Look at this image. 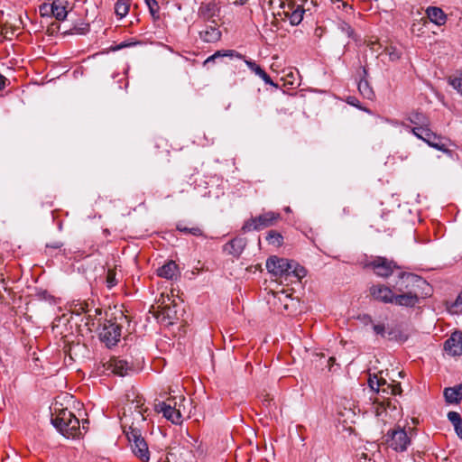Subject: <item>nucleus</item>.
Wrapping results in <instances>:
<instances>
[{
	"instance_id": "obj_38",
	"label": "nucleus",
	"mask_w": 462,
	"mask_h": 462,
	"mask_svg": "<svg viewBox=\"0 0 462 462\" xmlns=\"http://www.w3.org/2000/svg\"><path fill=\"white\" fill-rule=\"evenodd\" d=\"M106 282L107 288L111 289L117 284V281L116 279V272L113 269H108Z\"/></svg>"
},
{
	"instance_id": "obj_21",
	"label": "nucleus",
	"mask_w": 462,
	"mask_h": 462,
	"mask_svg": "<svg viewBox=\"0 0 462 462\" xmlns=\"http://www.w3.org/2000/svg\"><path fill=\"white\" fill-rule=\"evenodd\" d=\"M246 241L245 238L236 237L223 246V251L233 257L238 258L243 253Z\"/></svg>"
},
{
	"instance_id": "obj_9",
	"label": "nucleus",
	"mask_w": 462,
	"mask_h": 462,
	"mask_svg": "<svg viewBox=\"0 0 462 462\" xmlns=\"http://www.w3.org/2000/svg\"><path fill=\"white\" fill-rule=\"evenodd\" d=\"M121 331L122 328L119 324L112 320H106L99 333V338L106 346L111 347L120 340Z\"/></svg>"
},
{
	"instance_id": "obj_39",
	"label": "nucleus",
	"mask_w": 462,
	"mask_h": 462,
	"mask_svg": "<svg viewBox=\"0 0 462 462\" xmlns=\"http://www.w3.org/2000/svg\"><path fill=\"white\" fill-rule=\"evenodd\" d=\"M449 84L462 95V74L458 77H450Z\"/></svg>"
},
{
	"instance_id": "obj_10",
	"label": "nucleus",
	"mask_w": 462,
	"mask_h": 462,
	"mask_svg": "<svg viewBox=\"0 0 462 462\" xmlns=\"http://www.w3.org/2000/svg\"><path fill=\"white\" fill-rule=\"evenodd\" d=\"M366 267L371 268L374 273L381 277H389L399 266L393 260L383 256H376L366 263Z\"/></svg>"
},
{
	"instance_id": "obj_40",
	"label": "nucleus",
	"mask_w": 462,
	"mask_h": 462,
	"mask_svg": "<svg viewBox=\"0 0 462 462\" xmlns=\"http://www.w3.org/2000/svg\"><path fill=\"white\" fill-rule=\"evenodd\" d=\"M339 29L343 33H345L348 38H354L355 32L354 29L346 22H342L339 24Z\"/></svg>"
},
{
	"instance_id": "obj_47",
	"label": "nucleus",
	"mask_w": 462,
	"mask_h": 462,
	"mask_svg": "<svg viewBox=\"0 0 462 462\" xmlns=\"http://www.w3.org/2000/svg\"><path fill=\"white\" fill-rule=\"evenodd\" d=\"M61 246H62V244L60 242H53L50 245H47L48 248H54V249H59Z\"/></svg>"
},
{
	"instance_id": "obj_30",
	"label": "nucleus",
	"mask_w": 462,
	"mask_h": 462,
	"mask_svg": "<svg viewBox=\"0 0 462 462\" xmlns=\"http://www.w3.org/2000/svg\"><path fill=\"white\" fill-rule=\"evenodd\" d=\"M266 240L270 245L280 246L283 243V236L281 235V233L275 230H271L267 234Z\"/></svg>"
},
{
	"instance_id": "obj_36",
	"label": "nucleus",
	"mask_w": 462,
	"mask_h": 462,
	"mask_svg": "<svg viewBox=\"0 0 462 462\" xmlns=\"http://www.w3.org/2000/svg\"><path fill=\"white\" fill-rule=\"evenodd\" d=\"M452 314L462 313V291L457 295L455 302L448 308Z\"/></svg>"
},
{
	"instance_id": "obj_13",
	"label": "nucleus",
	"mask_w": 462,
	"mask_h": 462,
	"mask_svg": "<svg viewBox=\"0 0 462 462\" xmlns=\"http://www.w3.org/2000/svg\"><path fill=\"white\" fill-rule=\"evenodd\" d=\"M103 372H110L116 375L125 376L133 367L127 361L117 356H112L108 360L103 362Z\"/></svg>"
},
{
	"instance_id": "obj_28",
	"label": "nucleus",
	"mask_w": 462,
	"mask_h": 462,
	"mask_svg": "<svg viewBox=\"0 0 462 462\" xmlns=\"http://www.w3.org/2000/svg\"><path fill=\"white\" fill-rule=\"evenodd\" d=\"M448 418L454 426L457 436L462 439V419L460 414L457 411H449L448 413Z\"/></svg>"
},
{
	"instance_id": "obj_11",
	"label": "nucleus",
	"mask_w": 462,
	"mask_h": 462,
	"mask_svg": "<svg viewBox=\"0 0 462 462\" xmlns=\"http://www.w3.org/2000/svg\"><path fill=\"white\" fill-rule=\"evenodd\" d=\"M222 57H229V58H236L239 60H244L245 64L248 66V68L254 71L256 75L260 76L261 73L263 72V69L256 64L253 60H245V57L242 55L241 53L237 52L235 50H228V51H217L213 55L209 56L204 61V65H208L210 62H214L216 59L222 58Z\"/></svg>"
},
{
	"instance_id": "obj_5",
	"label": "nucleus",
	"mask_w": 462,
	"mask_h": 462,
	"mask_svg": "<svg viewBox=\"0 0 462 462\" xmlns=\"http://www.w3.org/2000/svg\"><path fill=\"white\" fill-rule=\"evenodd\" d=\"M125 433L130 442L133 453L140 458V460L143 462L148 461L150 459V451L145 439L142 436L141 430L130 426L128 430H125Z\"/></svg>"
},
{
	"instance_id": "obj_26",
	"label": "nucleus",
	"mask_w": 462,
	"mask_h": 462,
	"mask_svg": "<svg viewBox=\"0 0 462 462\" xmlns=\"http://www.w3.org/2000/svg\"><path fill=\"white\" fill-rule=\"evenodd\" d=\"M51 14L59 21H63L67 17V8L60 0H55L52 3Z\"/></svg>"
},
{
	"instance_id": "obj_37",
	"label": "nucleus",
	"mask_w": 462,
	"mask_h": 462,
	"mask_svg": "<svg viewBox=\"0 0 462 462\" xmlns=\"http://www.w3.org/2000/svg\"><path fill=\"white\" fill-rule=\"evenodd\" d=\"M383 380L384 378L378 376L377 374L370 375L368 379V384L372 390L376 392V388L380 387L381 382Z\"/></svg>"
},
{
	"instance_id": "obj_48",
	"label": "nucleus",
	"mask_w": 462,
	"mask_h": 462,
	"mask_svg": "<svg viewBox=\"0 0 462 462\" xmlns=\"http://www.w3.org/2000/svg\"><path fill=\"white\" fill-rule=\"evenodd\" d=\"M88 423H89V422H88V420H82V424H81V426H80V430H83L87 431L88 427Z\"/></svg>"
},
{
	"instance_id": "obj_6",
	"label": "nucleus",
	"mask_w": 462,
	"mask_h": 462,
	"mask_svg": "<svg viewBox=\"0 0 462 462\" xmlns=\"http://www.w3.org/2000/svg\"><path fill=\"white\" fill-rule=\"evenodd\" d=\"M281 218L282 216L278 212H263V214L254 217H251L245 221L242 226V230L245 233L253 230H262L266 227L274 226Z\"/></svg>"
},
{
	"instance_id": "obj_43",
	"label": "nucleus",
	"mask_w": 462,
	"mask_h": 462,
	"mask_svg": "<svg viewBox=\"0 0 462 462\" xmlns=\"http://www.w3.org/2000/svg\"><path fill=\"white\" fill-rule=\"evenodd\" d=\"M373 329L375 334L380 335L381 337H384L385 327L383 324L374 325Z\"/></svg>"
},
{
	"instance_id": "obj_46",
	"label": "nucleus",
	"mask_w": 462,
	"mask_h": 462,
	"mask_svg": "<svg viewBox=\"0 0 462 462\" xmlns=\"http://www.w3.org/2000/svg\"><path fill=\"white\" fill-rule=\"evenodd\" d=\"M74 30L79 34H85L89 30V25L85 24L83 27H74Z\"/></svg>"
},
{
	"instance_id": "obj_35",
	"label": "nucleus",
	"mask_w": 462,
	"mask_h": 462,
	"mask_svg": "<svg viewBox=\"0 0 462 462\" xmlns=\"http://www.w3.org/2000/svg\"><path fill=\"white\" fill-rule=\"evenodd\" d=\"M338 414H339V416H341L343 418V420L345 422L346 420H348L351 422H353L354 421L353 419L356 416L355 408H352V407L346 408V407H345L344 410H339L338 411Z\"/></svg>"
},
{
	"instance_id": "obj_45",
	"label": "nucleus",
	"mask_w": 462,
	"mask_h": 462,
	"mask_svg": "<svg viewBox=\"0 0 462 462\" xmlns=\"http://www.w3.org/2000/svg\"><path fill=\"white\" fill-rule=\"evenodd\" d=\"M367 46L374 51H377L381 47V44L377 41H369L367 42Z\"/></svg>"
},
{
	"instance_id": "obj_18",
	"label": "nucleus",
	"mask_w": 462,
	"mask_h": 462,
	"mask_svg": "<svg viewBox=\"0 0 462 462\" xmlns=\"http://www.w3.org/2000/svg\"><path fill=\"white\" fill-rule=\"evenodd\" d=\"M445 352L451 356H462V332L455 331L444 343Z\"/></svg>"
},
{
	"instance_id": "obj_3",
	"label": "nucleus",
	"mask_w": 462,
	"mask_h": 462,
	"mask_svg": "<svg viewBox=\"0 0 462 462\" xmlns=\"http://www.w3.org/2000/svg\"><path fill=\"white\" fill-rule=\"evenodd\" d=\"M315 12L316 5L313 0H284L280 5L278 15L295 26L305 18L311 17Z\"/></svg>"
},
{
	"instance_id": "obj_25",
	"label": "nucleus",
	"mask_w": 462,
	"mask_h": 462,
	"mask_svg": "<svg viewBox=\"0 0 462 462\" xmlns=\"http://www.w3.org/2000/svg\"><path fill=\"white\" fill-rule=\"evenodd\" d=\"M274 306H282L284 310H288L289 306L293 305V300L285 291H281L273 293Z\"/></svg>"
},
{
	"instance_id": "obj_52",
	"label": "nucleus",
	"mask_w": 462,
	"mask_h": 462,
	"mask_svg": "<svg viewBox=\"0 0 462 462\" xmlns=\"http://www.w3.org/2000/svg\"><path fill=\"white\" fill-rule=\"evenodd\" d=\"M334 362H335V358L334 357H330L328 359L329 365H331Z\"/></svg>"
},
{
	"instance_id": "obj_1",
	"label": "nucleus",
	"mask_w": 462,
	"mask_h": 462,
	"mask_svg": "<svg viewBox=\"0 0 462 462\" xmlns=\"http://www.w3.org/2000/svg\"><path fill=\"white\" fill-rule=\"evenodd\" d=\"M398 292L395 294L393 304L414 308L420 297L430 294V284L426 280L413 273H401L399 281L393 286Z\"/></svg>"
},
{
	"instance_id": "obj_16",
	"label": "nucleus",
	"mask_w": 462,
	"mask_h": 462,
	"mask_svg": "<svg viewBox=\"0 0 462 462\" xmlns=\"http://www.w3.org/2000/svg\"><path fill=\"white\" fill-rule=\"evenodd\" d=\"M161 297H162V301L160 305V315L162 317V320H167V323L171 325L179 319L177 304L168 295L162 294Z\"/></svg>"
},
{
	"instance_id": "obj_14",
	"label": "nucleus",
	"mask_w": 462,
	"mask_h": 462,
	"mask_svg": "<svg viewBox=\"0 0 462 462\" xmlns=\"http://www.w3.org/2000/svg\"><path fill=\"white\" fill-rule=\"evenodd\" d=\"M220 22L204 23L199 31V39L208 43H214L221 39Z\"/></svg>"
},
{
	"instance_id": "obj_23",
	"label": "nucleus",
	"mask_w": 462,
	"mask_h": 462,
	"mask_svg": "<svg viewBox=\"0 0 462 462\" xmlns=\"http://www.w3.org/2000/svg\"><path fill=\"white\" fill-rule=\"evenodd\" d=\"M156 273L160 277L172 280L179 275V268L174 261H168L162 267L158 268Z\"/></svg>"
},
{
	"instance_id": "obj_17",
	"label": "nucleus",
	"mask_w": 462,
	"mask_h": 462,
	"mask_svg": "<svg viewBox=\"0 0 462 462\" xmlns=\"http://www.w3.org/2000/svg\"><path fill=\"white\" fill-rule=\"evenodd\" d=\"M408 120L414 125L411 127V132L417 137V134H420L424 128L430 126V121L426 115L419 111H412L408 116Z\"/></svg>"
},
{
	"instance_id": "obj_34",
	"label": "nucleus",
	"mask_w": 462,
	"mask_h": 462,
	"mask_svg": "<svg viewBox=\"0 0 462 462\" xmlns=\"http://www.w3.org/2000/svg\"><path fill=\"white\" fill-rule=\"evenodd\" d=\"M384 52L389 56V60L391 61H396L402 56V52L399 50H397V48L394 46L385 47Z\"/></svg>"
},
{
	"instance_id": "obj_33",
	"label": "nucleus",
	"mask_w": 462,
	"mask_h": 462,
	"mask_svg": "<svg viewBox=\"0 0 462 462\" xmlns=\"http://www.w3.org/2000/svg\"><path fill=\"white\" fill-rule=\"evenodd\" d=\"M91 311L92 307L86 301L79 302L74 307V312L77 314L87 313L89 317H92Z\"/></svg>"
},
{
	"instance_id": "obj_12",
	"label": "nucleus",
	"mask_w": 462,
	"mask_h": 462,
	"mask_svg": "<svg viewBox=\"0 0 462 462\" xmlns=\"http://www.w3.org/2000/svg\"><path fill=\"white\" fill-rule=\"evenodd\" d=\"M387 443L389 447H391L395 451L402 452L406 450L408 445L411 442L407 432L400 427L390 430L387 434Z\"/></svg>"
},
{
	"instance_id": "obj_4",
	"label": "nucleus",
	"mask_w": 462,
	"mask_h": 462,
	"mask_svg": "<svg viewBox=\"0 0 462 462\" xmlns=\"http://www.w3.org/2000/svg\"><path fill=\"white\" fill-rule=\"evenodd\" d=\"M51 422L68 439H75L82 434L79 419L68 409H61L52 415Z\"/></svg>"
},
{
	"instance_id": "obj_44",
	"label": "nucleus",
	"mask_w": 462,
	"mask_h": 462,
	"mask_svg": "<svg viewBox=\"0 0 462 462\" xmlns=\"http://www.w3.org/2000/svg\"><path fill=\"white\" fill-rule=\"evenodd\" d=\"M143 401L142 399H137L136 403L134 405V411L138 412L139 415L143 416Z\"/></svg>"
},
{
	"instance_id": "obj_50",
	"label": "nucleus",
	"mask_w": 462,
	"mask_h": 462,
	"mask_svg": "<svg viewBox=\"0 0 462 462\" xmlns=\"http://www.w3.org/2000/svg\"><path fill=\"white\" fill-rule=\"evenodd\" d=\"M246 0H234V3L236 5H244Z\"/></svg>"
},
{
	"instance_id": "obj_53",
	"label": "nucleus",
	"mask_w": 462,
	"mask_h": 462,
	"mask_svg": "<svg viewBox=\"0 0 462 462\" xmlns=\"http://www.w3.org/2000/svg\"><path fill=\"white\" fill-rule=\"evenodd\" d=\"M4 278H3V274L0 275V283H3L4 282Z\"/></svg>"
},
{
	"instance_id": "obj_32",
	"label": "nucleus",
	"mask_w": 462,
	"mask_h": 462,
	"mask_svg": "<svg viewBox=\"0 0 462 462\" xmlns=\"http://www.w3.org/2000/svg\"><path fill=\"white\" fill-rule=\"evenodd\" d=\"M358 90L365 97L368 99H372L374 97V91L366 80H360L358 83Z\"/></svg>"
},
{
	"instance_id": "obj_55",
	"label": "nucleus",
	"mask_w": 462,
	"mask_h": 462,
	"mask_svg": "<svg viewBox=\"0 0 462 462\" xmlns=\"http://www.w3.org/2000/svg\"><path fill=\"white\" fill-rule=\"evenodd\" d=\"M180 401H185V398L182 396H180Z\"/></svg>"
},
{
	"instance_id": "obj_19",
	"label": "nucleus",
	"mask_w": 462,
	"mask_h": 462,
	"mask_svg": "<svg viewBox=\"0 0 462 462\" xmlns=\"http://www.w3.org/2000/svg\"><path fill=\"white\" fill-rule=\"evenodd\" d=\"M199 18L204 23L220 22L218 10L215 4H202L199 8Z\"/></svg>"
},
{
	"instance_id": "obj_22",
	"label": "nucleus",
	"mask_w": 462,
	"mask_h": 462,
	"mask_svg": "<svg viewBox=\"0 0 462 462\" xmlns=\"http://www.w3.org/2000/svg\"><path fill=\"white\" fill-rule=\"evenodd\" d=\"M445 401L448 403L457 404L462 400V383L453 387H447L443 392Z\"/></svg>"
},
{
	"instance_id": "obj_41",
	"label": "nucleus",
	"mask_w": 462,
	"mask_h": 462,
	"mask_svg": "<svg viewBox=\"0 0 462 462\" xmlns=\"http://www.w3.org/2000/svg\"><path fill=\"white\" fill-rule=\"evenodd\" d=\"M259 77L264 81L265 84L273 86L276 88H279L278 84L274 83L272 80L271 77L264 70L263 73H261V75Z\"/></svg>"
},
{
	"instance_id": "obj_31",
	"label": "nucleus",
	"mask_w": 462,
	"mask_h": 462,
	"mask_svg": "<svg viewBox=\"0 0 462 462\" xmlns=\"http://www.w3.org/2000/svg\"><path fill=\"white\" fill-rule=\"evenodd\" d=\"M144 3L152 18L158 20L160 18V6L157 0H144Z\"/></svg>"
},
{
	"instance_id": "obj_8",
	"label": "nucleus",
	"mask_w": 462,
	"mask_h": 462,
	"mask_svg": "<svg viewBox=\"0 0 462 462\" xmlns=\"http://www.w3.org/2000/svg\"><path fill=\"white\" fill-rule=\"evenodd\" d=\"M158 412H162L163 417L174 424H180L182 421V415L180 405L176 402V398H168L164 402H161L155 405Z\"/></svg>"
},
{
	"instance_id": "obj_54",
	"label": "nucleus",
	"mask_w": 462,
	"mask_h": 462,
	"mask_svg": "<svg viewBox=\"0 0 462 462\" xmlns=\"http://www.w3.org/2000/svg\"><path fill=\"white\" fill-rule=\"evenodd\" d=\"M344 212L348 214L349 213V209L348 208H344Z\"/></svg>"
},
{
	"instance_id": "obj_42",
	"label": "nucleus",
	"mask_w": 462,
	"mask_h": 462,
	"mask_svg": "<svg viewBox=\"0 0 462 462\" xmlns=\"http://www.w3.org/2000/svg\"><path fill=\"white\" fill-rule=\"evenodd\" d=\"M52 4H43L40 6V13L42 15L51 14Z\"/></svg>"
},
{
	"instance_id": "obj_49",
	"label": "nucleus",
	"mask_w": 462,
	"mask_h": 462,
	"mask_svg": "<svg viewBox=\"0 0 462 462\" xmlns=\"http://www.w3.org/2000/svg\"><path fill=\"white\" fill-rule=\"evenodd\" d=\"M6 79L0 74V90L5 88Z\"/></svg>"
},
{
	"instance_id": "obj_7",
	"label": "nucleus",
	"mask_w": 462,
	"mask_h": 462,
	"mask_svg": "<svg viewBox=\"0 0 462 462\" xmlns=\"http://www.w3.org/2000/svg\"><path fill=\"white\" fill-rule=\"evenodd\" d=\"M420 134H417V138L425 142L429 146L435 148L439 151L444 152L445 153L452 156L453 152L448 149V145L450 144V141L443 137L441 135L434 133L430 126L429 128H424Z\"/></svg>"
},
{
	"instance_id": "obj_27",
	"label": "nucleus",
	"mask_w": 462,
	"mask_h": 462,
	"mask_svg": "<svg viewBox=\"0 0 462 462\" xmlns=\"http://www.w3.org/2000/svg\"><path fill=\"white\" fill-rule=\"evenodd\" d=\"M176 229L186 235H192L194 236H204L203 230L198 226H187L184 222H179L176 225Z\"/></svg>"
},
{
	"instance_id": "obj_24",
	"label": "nucleus",
	"mask_w": 462,
	"mask_h": 462,
	"mask_svg": "<svg viewBox=\"0 0 462 462\" xmlns=\"http://www.w3.org/2000/svg\"><path fill=\"white\" fill-rule=\"evenodd\" d=\"M426 13L430 22L436 23L437 25L445 24L447 16L442 9L431 6L427 9Z\"/></svg>"
},
{
	"instance_id": "obj_15",
	"label": "nucleus",
	"mask_w": 462,
	"mask_h": 462,
	"mask_svg": "<svg viewBox=\"0 0 462 462\" xmlns=\"http://www.w3.org/2000/svg\"><path fill=\"white\" fill-rule=\"evenodd\" d=\"M376 393L377 397H375V402L384 405V402L389 400L390 396L399 395L402 393V387L399 383L393 381L392 383H389L384 379L383 382H381L380 387L376 388Z\"/></svg>"
},
{
	"instance_id": "obj_20",
	"label": "nucleus",
	"mask_w": 462,
	"mask_h": 462,
	"mask_svg": "<svg viewBox=\"0 0 462 462\" xmlns=\"http://www.w3.org/2000/svg\"><path fill=\"white\" fill-rule=\"evenodd\" d=\"M371 295L380 301L384 303H393L395 293L386 286L374 285L370 289Z\"/></svg>"
},
{
	"instance_id": "obj_29",
	"label": "nucleus",
	"mask_w": 462,
	"mask_h": 462,
	"mask_svg": "<svg viewBox=\"0 0 462 462\" xmlns=\"http://www.w3.org/2000/svg\"><path fill=\"white\" fill-rule=\"evenodd\" d=\"M129 0H117L115 4V13L120 19L124 18L129 12Z\"/></svg>"
},
{
	"instance_id": "obj_2",
	"label": "nucleus",
	"mask_w": 462,
	"mask_h": 462,
	"mask_svg": "<svg viewBox=\"0 0 462 462\" xmlns=\"http://www.w3.org/2000/svg\"><path fill=\"white\" fill-rule=\"evenodd\" d=\"M266 269L268 272L287 283L300 282L306 276V270L294 261L281 258L276 255L270 256L266 261Z\"/></svg>"
},
{
	"instance_id": "obj_51",
	"label": "nucleus",
	"mask_w": 462,
	"mask_h": 462,
	"mask_svg": "<svg viewBox=\"0 0 462 462\" xmlns=\"http://www.w3.org/2000/svg\"><path fill=\"white\" fill-rule=\"evenodd\" d=\"M94 312H95V316H97V315H100L102 310H101V309L97 308L94 310Z\"/></svg>"
}]
</instances>
